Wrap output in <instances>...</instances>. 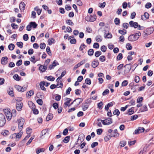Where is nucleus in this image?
Listing matches in <instances>:
<instances>
[{"instance_id": "nucleus-1", "label": "nucleus", "mask_w": 154, "mask_h": 154, "mask_svg": "<svg viewBox=\"0 0 154 154\" xmlns=\"http://www.w3.org/2000/svg\"><path fill=\"white\" fill-rule=\"evenodd\" d=\"M141 35L140 32L136 33L129 36L128 39L131 41H134L137 40Z\"/></svg>"}, {"instance_id": "nucleus-2", "label": "nucleus", "mask_w": 154, "mask_h": 154, "mask_svg": "<svg viewBox=\"0 0 154 154\" xmlns=\"http://www.w3.org/2000/svg\"><path fill=\"white\" fill-rule=\"evenodd\" d=\"M129 24L130 27H134L135 28H137V29L139 30L141 29V28L143 27L142 26L139 25L137 23L134 22L133 21H130Z\"/></svg>"}, {"instance_id": "nucleus-3", "label": "nucleus", "mask_w": 154, "mask_h": 154, "mask_svg": "<svg viewBox=\"0 0 154 154\" xmlns=\"http://www.w3.org/2000/svg\"><path fill=\"white\" fill-rule=\"evenodd\" d=\"M6 120L3 114L0 113V127L3 126L5 124Z\"/></svg>"}, {"instance_id": "nucleus-4", "label": "nucleus", "mask_w": 154, "mask_h": 154, "mask_svg": "<svg viewBox=\"0 0 154 154\" xmlns=\"http://www.w3.org/2000/svg\"><path fill=\"white\" fill-rule=\"evenodd\" d=\"M22 98H20L19 100L20 101L22 100ZM23 103L21 101H18L16 104V108L18 111H20L23 107Z\"/></svg>"}, {"instance_id": "nucleus-5", "label": "nucleus", "mask_w": 154, "mask_h": 154, "mask_svg": "<svg viewBox=\"0 0 154 154\" xmlns=\"http://www.w3.org/2000/svg\"><path fill=\"white\" fill-rule=\"evenodd\" d=\"M24 122V120L23 118H21L17 120V123L18 124L19 131L21 129L22 130Z\"/></svg>"}, {"instance_id": "nucleus-6", "label": "nucleus", "mask_w": 154, "mask_h": 154, "mask_svg": "<svg viewBox=\"0 0 154 154\" xmlns=\"http://www.w3.org/2000/svg\"><path fill=\"white\" fill-rule=\"evenodd\" d=\"M101 121L105 125H109L112 123V119L110 118H108L104 120H101Z\"/></svg>"}, {"instance_id": "nucleus-7", "label": "nucleus", "mask_w": 154, "mask_h": 154, "mask_svg": "<svg viewBox=\"0 0 154 154\" xmlns=\"http://www.w3.org/2000/svg\"><path fill=\"white\" fill-rule=\"evenodd\" d=\"M82 101L83 100L81 98H77L75 100L74 102H75V107H77L82 102Z\"/></svg>"}, {"instance_id": "nucleus-8", "label": "nucleus", "mask_w": 154, "mask_h": 154, "mask_svg": "<svg viewBox=\"0 0 154 154\" xmlns=\"http://www.w3.org/2000/svg\"><path fill=\"white\" fill-rule=\"evenodd\" d=\"M19 133H16V140L17 141L19 139L21 138L23 134V131H22L21 129L20 130Z\"/></svg>"}, {"instance_id": "nucleus-9", "label": "nucleus", "mask_w": 154, "mask_h": 154, "mask_svg": "<svg viewBox=\"0 0 154 154\" xmlns=\"http://www.w3.org/2000/svg\"><path fill=\"white\" fill-rule=\"evenodd\" d=\"M149 15L148 13L145 12L144 14L141 16V19L142 20H146L149 18Z\"/></svg>"}, {"instance_id": "nucleus-10", "label": "nucleus", "mask_w": 154, "mask_h": 154, "mask_svg": "<svg viewBox=\"0 0 154 154\" xmlns=\"http://www.w3.org/2000/svg\"><path fill=\"white\" fill-rule=\"evenodd\" d=\"M88 17H85V19L87 21H90L91 22H93L95 21L96 19V15H93L92 16H91L89 20H88Z\"/></svg>"}, {"instance_id": "nucleus-11", "label": "nucleus", "mask_w": 154, "mask_h": 154, "mask_svg": "<svg viewBox=\"0 0 154 154\" xmlns=\"http://www.w3.org/2000/svg\"><path fill=\"white\" fill-rule=\"evenodd\" d=\"M15 87L17 90L19 91L23 92L26 90L25 88H24L23 87L19 85H16Z\"/></svg>"}, {"instance_id": "nucleus-12", "label": "nucleus", "mask_w": 154, "mask_h": 154, "mask_svg": "<svg viewBox=\"0 0 154 154\" xmlns=\"http://www.w3.org/2000/svg\"><path fill=\"white\" fill-rule=\"evenodd\" d=\"M8 57H3L1 59V64L2 65L6 64L7 63Z\"/></svg>"}, {"instance_id": "nucleus-13", "label": "nucleus", "mask_w": 154, "mask_h": 154, "mask_svg": "<svg viewBox=\"0 0 154 154\" xmlns=\"http://www.w3.org/2000/svg\"><path fill=\"white\" fill-rule=\"evenodd\" d=\"M104 37L105 38H111L112 37V35L111 33H107L106 34V31H105L104 32Z\"/></svg>"}, {"instance_id": "nucleus-14", "label": "nucleus", "mask_w": 154, "mask_h": 154, "mask_svg": "<svg viewBox=\"0 0 154 154\" xmlns=\"http://www.w3.org/2000/svg\"><path fill=\"white\" fill-rule=\"evenodd\" d=\"M26 5L25 3L23 2H21L19 4V8L20 10L21 11H23L25 9Z\"/></svg>"}, {"instance_id": "nucleus-15", "label": "nucleus", "mask_w": 154, "mask_h": 154, "mask_svg": "<svg viewBox=\"0 0 154 154\" xmlns=\"http://www.w3.org/2000/svg\"><path fill=\"white\" fill-rule=\"evenodd\" d=\"M154 30V29L153 27H150L147 28L146 30V34L149 35L153 32Z\"/></svg>"}, {"instance_id": "nucleus-16", "label": "nucleus", "mask_w": 154, "mask_h": 154, "mask_svg": "<svg viewBox=\"0 0 154 154\" xmlns=\"http://www.w3.org/2000/svg\"><path fill=\"white\" fill-rule=\"evenodd\" d=\"M99 65L97 60H94L92 62V66L94 68L96 67Z\"/></svg>"}, {"instance_id": "nucleus-17", "label": "nucleus", "mask_w": 154, "mask_h": 154, "mask_svg": "<svg viewBox=\"0 0 154 154\" xmlns=\"http://www.w3.org/2000/svg\"><path fill=\"white\" fill-rule=\"evenodd\" d=\"M46 69L47 66L45 65H41L39 67V70L42 72H44Z\"/></svg>"}, {"instance_id": "nucleus-18", "label": "nucleus", "mask_w": 154, "mask_h": 154, "mask_svg": "<svg viewBox=\"0 0 154 154\" xmlns=\"http://www.w3.org/2000/svg\"><path fill=\"white\" fill-rule=\"evenodd\" d=\"M8 94L12 97L14 96L13 93V89L12 87H10L8 91Z\"/></svg>"}, {"instance_id": "nucleus-19", "label": "nucleus", "mask_w": 154, "mask_h": 154, "mask_svg": "<svg viewBox=\"0 0 154 154\" xmlns=\"http://www.w3.org/2000/svg\"><path fill=\"white\" fill-rule=\"evenodd\" d=\"M113 136L112 134L111 135L107 134L104 137V140L105 141L107 142L108 141L111 137Z\"/></svg>"}, {"instance_id": "nucleus-20", "label": "nucleus", "mask_w": 154, "mask_h": 154, "mask_svg": "<svg viewBox=\"0 0 154 154\" xmlns=\"http://www.w3.org/2000/svg\"><path fill=\"white\" fill-rule=\"evenodd\" d=\"M5 116L7 117V119L8 120H10L11 119L12 117L13 116L12 113L10 112L7 114L6 115H5Z\"/></svg>"}, {"instance_id": "nucleus-21", "label": "nucleus", "mask_w": 154, "mask_h": 154, "mask_svg": "<svg viewBox=\"0 0 154 154\" xmlns=\"http://www.w3.org/2000/svg\"><path fill=\"white\" fill-rule=\"evenodd\" d=\"M113 103L112 102H110L108 103L107 105H106L105 107V109L106 110L108 111L109 108L110 107L113 106Z\"/></svg>"}, {"instance_id": "nucleus-22", "label": "nucleus", "mask_w": 154, "mask_h": 154, "mask_svg": "<svg viewBox=\"0 0 154 154\" xmlns=\"http://www.w3.org/2000/svg\"><path fill=\"white\" fill-rule=\"evenodd\" d=\"M53 115L51 113H49L46 118V120L47 121H49L51 120L53 118Z\"/></svg>"}, {"instance_id": "nucleus-23", "label": "nucleus", "mask_w": 154, "mask_h": 154, "mask_svg": "<svg viewBox=\"0 0 154 154\" xmlns=\"http://www.w3.org/2000/svg\"><path fill=\"white\" fill-rule=\"evenodd\" d=\"M95 39L96 41L98 42H101L102 40V38L100 35H97Z\"/></svg>"}, {"instance_id": "nucleus-24", "label": "nucleus", "mask_w": 154, "mask_h": 154, "mask_svg": "<svg viewBox=\"0 0 154 154\" xmlns=\"http://www.w3.org/2000/svg\"><path fill=\"white\" fill-rule=\"evenodd\" d=\"M48 43L49 45H51L52 43H54L55 40L53 38H51L48 40Z\"/></svg>"}, {"instance_id": "nucleus-25", "label": "nucleus", "mask_w": 154, "mask_h": 154, "mask_svg": "<svg viewBox=\"0 0 154 154\" xmlns=\"http://www.w3.org/2000/svg\"><path fill=\"white\" fill-rule=\"evenodd\" d=\"M29 24L31 27H32L34 28H36L37 26V24L35 22H31Z\"/></svg>"}, {"instance_id": "nucleus-26", "label": "nucleus", "mask_w": 154, "mask_h": 154, "mask_svg": "<svg viewBox=\"0 0 154 154\" xmlns=\"http://www.w3.org/2000/svg\"><path fill=\"white\" fill-rule=\"evenodd\" d=\"M69 139H70V136H67L63 140V141L65 143H67L69 141Z\"/></svg>"}, {"instance_id": "nucleus-27", "label": "nucleus", "mask_w": 154, "mask_h": 154, "mask_svg": "<svg viewBox=\"0 0 154 154\" xmlns=\"http://www.w3.org/2000/svg\"><path fill=\"white\" fill-rule=\"evenodd\" d=\"M13 78L15 80L17 81H19L20 79V77H19L18 75L17 74H15L13 76Z\"/></svg>"}, {"instance_id": "nucleus-28", "label": "nucleus", "mask_w": 154, "mask_h": 154, "mask_svg": "<svg viewBox=\"0 0 154 154\" xmlns=\"http://www.w3.org/2000/svg\"><path fill=\"white\" fill-rule=\"evenodd\" d=\"M119 32L122 35H124L126 33L127 31L125 29H120L119 30Z\"/></svg>"}, {"instance_id": "nucleus-29", "label": "nucleus", "mask_w": 154, "mask_h": 154, "mask_svg": "<svg viewBox=\"0 0 154 154\" xmlns=\"http://www.w3.org/2000/svg\"><path fill=\"white\" fill-rule=\"evenodd\" d=\"M46 77L47 78V79L48 80L51 81H53L55 79L54 77L51 76H50L48 77L46 76Z\"/></svg>"}, {"instance_id": "nucleus-30", "label": "nucleus", "mask_w": 154, "mask_h": 154, "mask_svg": "<svg viewBox=\"0 0 154 154\" xmlns=\"http://www.w3.org/2000/svg\"><path fill=\"white\" fill-rule=\"evenodd\" d=\"M124 67L127 68L128 70L130 71L131 69V66L130 64H128L125 65Z\"/></svg>"}, {"instance_id": "nucleus-31", "label": "nucleus", "mask_w": 154, "mask_h": 154, "mask_svg": "<svg viewBox=\"0 0 154 154\" xmlns=\"http://www.w3.org/2000/svg\"><path fill=\"white\" fill-rule=\"evenodd\" d=\"M66 23L69 25L73 26L74 25V23L72 21L70 20H67L66 21Z\"/></svg>"}, {"instance_id": "nucleus-32", "label": "nucleus", "mask_w": 154, "mask_h": 154, "mask_svg": "<svg viewBox=\"0 0 154 154\" xmlns=\"http://www.w3.org/2000/svg\"><path fill=\"white\" fill-rule=\"evenodd\" d=\"M114 115H116L118 116L120 114V112L118 109H115L113 112Z\"/></svg>"}, {"instance_id": "nucleus-33", "label": "nucleus", "mask_w": 154, "mask_h": 154, "mask_svg": "<svg viewBox=\"0 0 154 154\" xmlns=\"http://www.w3.org/2000/svg\"><path fill=\"white\" fill-rule=\"evenodd\" d=\"M45 151V149L44 148H41L39 149H38L37 150H36V152L37 154H38L39 153H40L41 152H43Z\"/></svg>"}, {"instance_id": "nucleus-34", "label": "nucleus", "mask_w": 154, "mask_h": 154, "mask_svg": "<svg viewBox=\"0 0 154 154\" xmlns=\"http://www.w3.org/2000/svg\"><path fill=\"white\" fill-rule=\"evenodd\" d=\"M141 112H144L147 110V106L146 105H144L140 109Z\"/></svg>"}, {"instance_id": "nucleus-35", "label": "nucleus", "mask_w": 154, "mask_h": 154, "mask_svg": "<svg viewBox=\"0 0 154 154\" xmlns=\"http://www.w3.org/2000/svg\"><path fill=\"white\" fill-rule=\"evenodd\" d=\"M56 86V87H57V88H62L63 86L62 82L60 81V82L57 83Z\"/></svg>"}, {"instance_id": "nucleus-36", "label": "nucleus", "mask_w": 154, "mask_h": 154, "mask_svg": "<svg viewBox=\"0 0 154 154\" xmlns=\"http://www.w3.org/2000/svg\"><path fill=\"white\" fill-rule=\"evenodd\" d=\"M94 53L93 49H90L88 51V54L90 56L92 55Z\"/></svg>"}, {"instance_id": "nucleus-37", "label": "nucleus", "mask_w": 154, "mask_h": 154, "mask_svg": "<svg viewBox=\"0 0 154 154\" xmlns=\"http://www.w3.org/2000/svg\"><path fill=\"white\" fill-rule=\"evenodd\" d=\"M114 22L116 25H119L120 23V20L119 18H116L115 19Z\"/></svg>"}, {"instance_id": "nucleus-38", "label": "nucleus", "mask_w": 154, "mask_h": 154, "mask_svg": "<svg viewBox=\"0 0 154 154\" xmlns=\"http://www.w3.org/2000/svg\"><path fill=\"white\" fill-rule=\"evenodd\" d=\"M134 113V111L132 108L128 110V114L131 115Z\"/></svg>"}, {"instance_id": "nucleus-39", "label": "nucleus", "mask_w": 154, "mask_h": 154, "mask_svg": "<svg viewBox=\"0 0 154 154\" xmlns=\"http://www.w3.org/2000/svg\"><path fill=\"white\" fill-rule=\"evenodd\" d=\"M126 144V142L125 141H121L120 142V145L121 146L124 147Z\"/></svg>"}, {"instance_id": "nucleus-40", "label": "nucleus", "mask_w": 154, "mask_h": 154, "mask_svg": "<svg viewBox=\"0 0 154 154\" xmlns=\"http://www.w3.org/2000/svg\"><path fill=\"white\" fill-rule=\"evenodd\" d=\"M85 83L88 85H90L91 83V81L89 78H87L85 81Z\"/></svg>"}, {"instance_id": "nucleus-41", "label": "nucleus", "mask_w": 154, "mask_h": 154, "mask_svg": "<svg viewBox=\"0 0 154 154\" xmlns=\"http://www.w3.org/2000/svg\"><path fill=\"white\" fill-rule=\"evenodd\" d=\"M34 10L37 11V12L38 15H39L41 13L42 10L38 9L37 7L35 8Z\"/></svg>"}, {"instance_id": "nucleus-42", "label": "nucleus", "mask_w": 154, "mask_h": 154, "mask_svg": "<svg viewBox=\"0 0 154 154\" xmlns=\"http://www.w3.org/2000/svg\"><path fill=\"white\" fill-rule=\"evenodd\" d=\"M109 93V91L108 89H106L103 93L102 95L103 96H105Z\"/></svg>"}, {"instance_id": "nucleus-43", "label": "nucleus", "mask_w": 154, "mask_h": 154, "mask_svg": "<svg viewBox=\"0 0 154 154\" xmlns=\"http://www.w3.org/2000/svg\"><path fill=\"white\" fill-rule=\"evenodd\" d=\"M152 6L150 2L147 3L145 5V7L146 8H149Z\"/></svg>"}, {"instance_id": "nucleus-44", "label": "nucleus", "mask_w": 154, "mask_h": 154, "mask_svg": "<svg viewBox=\"0 0 154 154\" xmlns=\"http://www.w3.org/2000/svg\"><path fill=\"white\" fill-rule=\"evenodd\" d=\"M103 132V130L102 129L100 128L97 130V134L98 135H100Z\"/></svg>"}, {"instance_id": "nucleus-45", "label": "nucleus", "mask_w": 154, "mask_h": 154, "mask_svg": "<svg viewBox=\"0 0 154 154\" xmlns=\"http://www.w3.org/2000/svg\"><path fill=\"white\" fill-rule=\"evenodd\" d=\"M23 38L24 40L26 41L29 38L28 35L27 34H24L23 36Z\"/></svg>"}, {"instance_id": "nucleus-46", "label": "nucleus", "mask_w": 154, "mask_h": 154, "mask_svg": "<svg viewBox=\"0 0 154 154\" xmlns=\"http://www.w3.org/2000/svg\"><path fill=\"white\" fill-rule=\"evenodd\" d=\"M138 117V116L137 115H135L134 116H133L131 117V119L132 121H134L135 119H136Z\"/></svg>"}, {"instance_id": "nucleus-47", "label": "nucleus", "mask_w": 154, "mask_h": 154, "mask_svg": "<svg viewBox=\"0 0 154 154\" xmlns=\"http://www.w3.org/2000/svg\"><path fill=\"white\" fill-rule=\"evenodd\" d=\"M103 105V103L102 102H101L100 103H99L97 104L98 107L99 109H102V106Z\"/></svg>"}, {"instance_id": "nucleus-48", "label": "nucleus", "mask_w": 154, "mask_h": 154, "mask_svg": "<svg viewBox=\"0 0 154 154\" xmlns=\"http://www.w3.org/2000/svg\"><path fill=\"white\" fill-rule=\"evenodd\" d=\"M34 136L30 138L29 139V140L28 141V142L26 143V145H29L32 142V140L34 139Z\"/></svg>"}, {"instance_id": "nucleus-49", "label": "nucleus", "mask_w": 154, "mask_h": 154, "mask_svg": "<svg viewBox=\"0 0 154 154\" xmlns=\"http://www.w3.org/2000/svg\"><path fill=\"white\" fill-rule=\"evenodd\" d=\"M37 103L40 105H42L43 104V101L42 99H39L36 100Z\"/></svg>"}, {"instance_id": "nucleus-50", "label": "nucleus", "mask_w": 154, "mask_h": 154, "mask_svg": "<svg viewBox=\"0 0 154 154\" xmlns=\"http://www.w3.org/2000/svg\"><path fill=\"white\" fill-rule=\"evenodd\" d=\"M17 45L18 47L20 48H21L23 47V43L21 42H17Z\"/></svg>"}, {"instance_id": "nucleus-51", "label": "nucleus", "mask_w": 154, "mask_h": 154, "mask_svg": "<svg viewBox=\"0 0 154 154\" xmlns=\"http://www.w3.org/2000/svg\"><path fill=\"white\" fill-rule=\"evenodd\" d=\"M99 59L101 62H104L105 60V57L104 56H101L100 57Z\"/></svg>"}, {"instance_id": "nucleus-52", "label": "nucleus", "mask_w": 154, "mask_h": 154, "mask_svg": "<svg viewBox=\"0 0 154 154\" xmlns=\"http://www.w3.org/2000/svg\"><path fill=\"white\" fill-rule=\"evenodd\" d=\"M101 54V52L100 51H97L95 53V55L96 57H98Z\"/></svg>"}, {"instance_id": "nucleus-53", "label": "nucleus", "mask_w": 154, "mask_h": 154, "mask_svg": "<svg viewBox=\"0 0 154 154\" xmlns=\"http://www.w3.org/2000/svg\"><path fill=\"white\" fill-rule=\"evenodd\" d=\"M68 129L67 128H65L64 129L63 132V134L65 136L67 135L68 134Z\"/></svg>"}, {"instance_id": "nucleus-54", "label": "nucleus", "mask_w": 154, "mask_h": 154, "mask_svg": "<svg viewBox=\"0 0 154 154\" xmlns=\"http://www.w3.org/2000/svg\"><path fill=\"white\" fill-rule=\"evenodd\" d=\"M34 94V91L32 90H30L29 91V93H27L26 95H28L30 96H31L33 95Z\"/></svg>"}, {"instance_id": "nucleus-55", "label": "nucleus", "mask_w": 154, "mask_h": 154, "mask_svg": "<svg viewBox=\"0 0 154 154\" xmlns=\"http://www.w3.org/2000/svg\"><path fill=\"white\" fill-rule=\"evenodd\" d=\"M22 63V61L21 60H19L16 63V65L18 66H20Z\"/></svg>"}, {"instance_id": "nucleus-56", "label": "nucleus", "mask_w": 154, "mask_h": 154, "mask_svg": "<svg viewBox=\"0 0 154 154\" xmlns=\"http://www.w3.org/2000/svg\"><path fill=\"white\" fill-rule=\"evenodd\" d=\"M140 81V78L139 77L136 75L135 76V78H134V81L136 83H138Z\"/></svg>"}, {"instance_id": "nucleus-57", "label": "nucleus", "mask_w": 154, "mask_h": 154, "mask_svg": "<svg viewBox=\"0 0 154 154\" xmlns=\"http://www.w3.org/2000/svg\"><path fill=\"white\" fill-rule=\"evenodd\" d=\"M106 4L105 2H103L102 3H100L99 7L101 8H103L105 7Z\"/></svg>"}, {"instance_id": "nucleus-58", "label": "nucleus", "mask_w": 154, "mask_h": 154, "mask_svg": "<svg viewBox=\"0 0 154 154\" xmlns=\"http://www.w3.org/2000/svg\"><path fill=\"white\" fill-rule=\"evenodd\" d=\"M11 26L14 29H17L18 28V26L17 25L15 24L14 23H12Z\"/></svg>"}, {"instance_id": "nucleus-59", "label": "nucleus", "mask_w": 154, "mask_h": 154, "mask_svg": "<svg viewBox=\"0 0 154 154\" xmlns=\"http://www.w3.org/2000/svg\"><path fill=\"white\" fill-rule=\"evenodd\" d=\"M32 129L29 128H26V133L28 134H30L31 133V132Z\"/></svg>"}, {"instance_id": "nucleus-60", "label": "nucleus", "mask_w": 154, "mask_h": 154, "mask_svg": "<svg viewBox=\"0 0 154 154\" xmlns=\"http://www.w3.org/2000/svg\"><path fill=\"white\" fill-rule=\"evenodd\" d=\"M65 8L67 11H69L71 10V7L69 5H66L65 6Z\"/></svg>"}, {"instance_id": "nucleus-61", "label": "nucleus", "mask_w": 154, "mask_h": 154, "mask_svg": "<svg viewBox=\"0 0 154 154\" xmlns=\"http://www.w3.org/2000/svg\"><path fill=\"white\" fill-rule=\"evenodd\" d=\"M98 145V143L97 142H94L91 145V147L93 148L96 146H97Z\"/></svg>"}, {"instance_id": "nucleus-62", "label": "nucleus", "mask_w": 154, "mask_h": 154, "mask_svg": "<svg viewBox=\"0 0 154 154\" xmlns=\"http://www.w3.org/2000/svg\"><path fill=\"white\" fill-rule=\"evenodd\" d=\"M136 14L135 12H133L131 14V19H133L135 17Z\"/></svg>"}, {"instance_id": "nucleus-63", "label": "nucleus", "mask_w": 154, "mask_h": 154, "mask_svg": "<svg viewBox=\"0 0 154 154\" xmlns=\"http://www.w3.org/2000/svg\"><path fill=\"white\" fill-rule=\"evenodd\" d=\"M35 58L34 56H33L31 58H30V60L33 63H35L36 61L35 60Z\"/></svg>"}, {"instance_id": "nucleus-64", "label": "nucleus", "mask_w": 154, "mask_h": 154, "mask_svg": "<svg viewBox=\"0 0 154 154\" xmlns=\"http://www.w3.org/2000/svg\"><path fill=\"white\" fill-rule=\"evenodd\" d=\"M81 93V91L80 90L77 89L75 90V94L77 95H79Z\"/></svg>"}]
</instances>
